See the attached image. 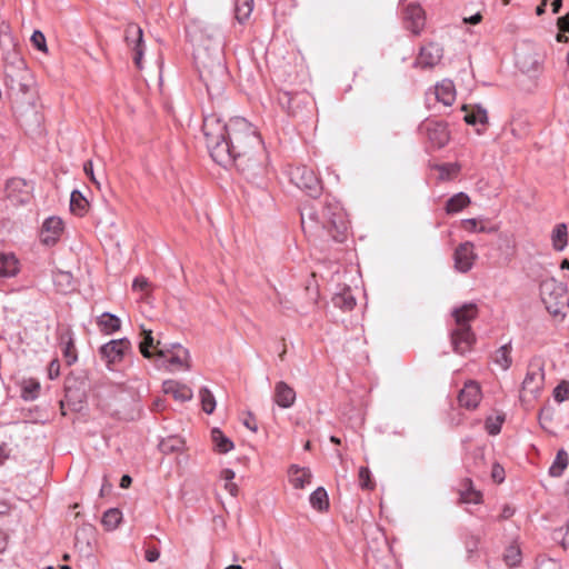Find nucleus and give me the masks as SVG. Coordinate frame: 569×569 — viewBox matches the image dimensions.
Here are the masks:
<instances>
[{
	"label": "nucleus",
	"instance_id": "obj_1",
	"mask_svg": "<svg viewBox=\"0 0 569 569\" xmlns=\"http://www.w3.org/2000/svg\"><path fill=\"white\" fill-rule=\"evenodd\" d=\"M202 131L213 161L223 167L236 164L250 180L264 173L266 156L261 138L244 118L236 117L226 123L210 114L203 120Z\"/></svg>",
	"mask_w": 569,
	"mask_h": 569
},
{
	"label": "nucleus",
	"instance_id": "obj_2",
	"mask_svg": "<svg viewBox=\"0 0 569 569\" xmlns=\"http://www.w3.org/2000/svg\"><path fill=\"white\" fill-rule=\"evenodd\" d=\"M301 226L305 232L323 236L326 232L335 241H343L348 221L343 209L338 203H326L320 209L306 204L301 210Z\"/></svg>",
	"mask_w": 569,
	"mask_h": 569
},
{
	"label": "nucleus",
	"instance_id": "obj_3",
	"mask_svg": "<svg viewBox=\"0 0 569 569\" xmlns=\"http://www.w3.org/2000/svg\"><path fill=\"white\" fill-rule=\"evenodd\" d=\"M200 79L204 83L210 96H220L228 78L227 68L221 54H210L207 50H198L196 53Z\"/></svg>",
	"mask_w": 569,
	"mask_h": 569
},
{
	"label": "nucleus",
	"instance_id": "obj_4",
	"mask_svg": "<svg viewBox=\"0 0 569 569\" xmlns=\"http://www.w3.org/2000/svg\"><path fill=\"white\" fill-rule=\"evenodd\" d=\"M540 296L546 309L553 316L562 313L569 306L567 287L553 278L541 282Z\"/></svg>",
	"mask_w": 569,
	"mask_h": 569
},
{
	"label": "nucleus",
	"instance_id": "obj_5",
	"mask_svg": "<svg viewBox=\"0 0 569 569\" xmlns=\"http://www.w3.org/2000/svg\"><path fill=\"white\" fill-rule=\"evenodd\" d=\"M157 358L161 361L160 366L171 372L188 371L191 368L190 352L179 343L163 345L158 349Z\"/></svg>",
	"mask_w": 569,
	"mask_h": 569
},
{
	"label": "nucleus",
	"instance_id": "obj_6",
	"mask_svg": "<svg viewBox=\"0 0 569 569\" xmlns=\"http://www.w3.org/2000/svg\"><path fill=\"white\" fill-rule=\"evenodd\" d=\"M545 386V363L542 359L535 358L529 362L526 377L522 381L520 399L537 398Z\"/></svg>",
	"mask_w": 569,
	"mask_h": 569
},
{
	"label": "nucleus",
	"instance_id": "obj_7",
	"mask_svg": "<svg viewBox=\"0 0 569 569\" xmlns=\"http://www.w3.org/2000/svg\"><path fill=\"white\" fill-rule=\"evenodd\" d=\"M132 352V345L128 338L113 339L99 348V355L108 369L120 363L124 357Z\"/></svg>",
	"mask_w": 569,
	"mask_h": 569
},
{
	"label": "nucleus",
	"instance_id": "obj_8",
	"mask_svg": "<svg viewBox=\"0 0 569 569\" xmlns=\"http://www.w3.org/2000/svg\"><path fill=\"white\" fill-rule=\"evenodd\" d=\"M291 181L310 197H318L322 187L315 171L306 166H298L290 171Z\"/></svg>",
	"mask_w": 569,
	"mask_h": 569
},
{
	"label": "nucleus",
	"instance_id": "obj_9",
	"mask_svg": "<svg viewBox=\"0 0 569 569\" xmlns=\"http://www.w3.org/2000/svg\"><path fill=\"white\" fill-rule=\"evenodd\" d=\"M64 232V222L58 216H50L43 220L38 238L42 246L51 248L56 246Z\"/></svg>",
	"mask_w": 569,
	"mask_h": 569
},
{
	"label": "nucleus",
	"instance_id": "obj_10",
	"mask_svg": "<svg viewBox=\"0 0 569 569\" xmlns=\"http://www.w3.org/2000/svg\"><path fill=\"white\" fill-rule=\"evenodd\" d=\"M420 131L427 137L433 148H443L450 139L447 124L437 120H426L420 126Z\"/></svg>",
	"mask_w": 569,
	"mask_h": 569
},
{
	"label": "nucleus",
	"instance_id": "obj_11",
	"mask_svg": "<svg viewBox=\"0 0 569 569\" xmlns=\"http://www.w3.org/2000/svg\"><path fill=\"white\" fill-rule=\"evenodd\" d=\"M32 184L21 178H13L7 182V198L13 204H23L32 198Z\"/></svg>",
	"mask_w": 569,
	"mask_h": 569
},
{
	"label": "nucleus",
	"instance_id": "obj_12",
	"mask_svg": "<svg viewBox=\"0 0 569 569\" xmlns=\"http://www.w3.org/2000/svg\"><path fill=\"white\" fill-rule=\"evenodd\" d=\"M124 40L127 46L133 51V61L137 68H142L143 57V32L136 23H129L124 30Z\"/></svg>",
	"mask_w": 569,
	"mask_h": 569
},
{
	"label": "nucleus",
	"instance_id": "obj_13",
	"mask_svg": "<svg viewBox=\"0 0 569 569\" xmlns=\"http://www.w3.org/2000/svg\"><path fill=\"white\" fill-rule=\"evenodd\" d=\"M478 258L475 246L470 241L460 243L453 253L455 269L461 273L470 271Z\"/></svg>",
	"mask_w": 569,
	"mask_h": 569
},
{
	"label": "nucleus",
	"instance_id": "obj_14",
	"mask_svg": "<svg viewBox=\"0 0 569 569\" xmlns=\"http://www.w3.org/2000/svg\"><path fill=\"white\" fill-rule=\"evenodd\" d=\"M481 399V387L479 382L475 380L467 381L458 395L459 406L467 410L477 409Z\"/></svg>",
	"mask_w": 569,
	"mask_h": 569
},
{
	"label": "nucleus",
	"instance_id": "obj_15",
	"mask_svg": "<svg viewBox=\"0 0 569 569\" xmlns=\"http://www.w3.org/2000/svg\"><path fill=\"white\" fill-rule=\"evenodd\" d=\"M476 342L471 327H457L451 333V343L455 352L465 355L469 352Z\"/></svg>",
	"mask_w": 569,
	"mask_h": 569
},
{
	"label": "nucleus",
	"instance_id": "obj_16",
	"mask_svg": "<svg viewBox=\"0 0 569 569\" xmlns=\"http://www.w3.org/2000/svg\"><path fill=\"white\" fill-rule=\"evenodd\" d=\"M406 28L415 34H419L425 27V11L418 3H409L403 13Z\"/></svg>",
	"mask_w": 569,
	"mask_h": 569
},
{
	"label": "nucleus",
	"instance_id": "obj_17",
	"mask_svg": "<svg viewBox=\"0 0 569 569\" xmlns=\"http://www.w3.org/2000/svg\"><path fill=\"white\" fill-rule=\"evenodd\" d=\"M442 58V48L435 42L428 43L420 49L416 64L422 68H431L439 63Z\"/></svg>",
	"mask_w": 569,
	"mask_h": 569
},
{
	"label": "nucleus",
	"instance_id": "obj_18",
	"mask_svg": "<svg viewBox=\"0 0 569 569\" xmlns=\"http://www.w3.org/2000/svg\"><path fill=\"white\" fill-rule=\"evenodd\" d=\"M478 306L473 302L463 303L452 310V317L457 327H470V322L478 317Z\"/></svg>",
	"mask_w": 569,
	"mask_h": 569
},
{
	"label": "nucleus",
	"instance_id": "obj_19",
	"mask_svg": "<svg viewBox=\"0 0 569 569\" xmlns=\"http://www.w3.org/2000/svg\"><path fill=\"white\" fill-rule=\"evenodd\" d=\"M273 400L280 408L288 409L296 401V391L287 382L279 381L274 386Z\"/></svg>",
	"mask_w": 569,
	"mask_h": 569
},
{
	"label": "nucleus",
	"instance_id": "obj_20",
	"mask_svg": "<svg viewBox=\"0 0 569 569\" xmlns=\"http://www.w3.org/2000/svg\"><path fill=\"white\" fill-rule=\"evenodd\" d=\"M76 547L81 552H90L94 540V527L90 523H83L74 533Z\"/></svg>",
	"mask_w": 569,
	"mask_h": 569
},
{
	"label": "nucleus",
	"instance_id": "obj_21",
	"mask_svg": "<svg viewBox=\"0 0 569 569\" xmlns=\"http://www.w3.org/2000/svg\"><path fill=\"white\" fill-rule=\"evenodd\" d=\"M289 481L296 489H303L306 486L310 485L312 479V473L309 468L299 467L297 465H292L289 470Z\"/></svg>",
	"mask_w": 569,
	"mask_h": 569
},
{
	"label": "nucleus",
	"instance_id": "obj_22",
	"mask_svg": "<svg viewBox=\"0 0 569 569\" xmlns=\"http://www.w3.org/2000/svg\"><path fill=\"white\" fill-rule=\"evenodd\" d=\"M162 390L166 395H171L180 402L188 401L192 398V390L184 385L174 380H167L162 385Z\"/></svg>",
	"mask_w": 569,
	"mask_h": 569
},
{
	"label": "nucleus",
	"instance_id": "obj_23",
	"mask_svg": "<svg viewBox=\"0 0 569 569\" xmlns=\"http://www.w3.org/2000/svg\"><path fill=\"white\" fill-rule=\"evenodd\" d=\"M59 340L62 349V355L67 365H73L78 360V355L71 331L66 330L61 332Z\"/></svg>",
	"mask_w": 569,
	"mask_h": 569
},
{
	"label": "nucleus",
	"instance_id": "obj_24",
	"mask_svg": "<svg viewBox=\"0 0 569 569\" xmlns=\"http://www.w3.org/2000/svg\"><path fill=\"white\" fill-rule=\"evenodd\" d=\"M142 336L143 339L139 345L141 355L147 359H151L153 356L157 357L158 349L162 348L160 340H154L152 331L144 328H142Z\"/></svg>",
	"mask_w": 569,
	"mask_h": 569
},
{
	"label": "nucleus",
	"instance_id": "obj_25",
	"mask_svg": "<svg viewBox=\"0 0 569 569\" xmlns=\"http://www.w3.org/2000/svg\"><path fill=\"white\" fill-rule=\"evenodd\" d=\"M435 94L439 102L451 106L456 100L455 84L451 80H442L435 87Z\"/></svg>",
	"mask_w": 569,
	"mask_h": 569
},
{
	"label": "nucleus",
	"instance_id": "obj_26",
	"mask_svg": "<svg viewBox=\"0 0 569 569\" xmlns=\"http://www.w3.org/2000/svg\"><path fill=\"white\" fill-rule=\"evenodd\" d=\"M19 272V261L12 252H0V278H11Z\"/></svg>",
	"mask_w": 569,
	"mask_h": 569
},
{
	"label": "nucleus",
	"instance_id": "obj_27",
	"mask_svg": "<svg viewBox=\"0 0 569 569\" xmlns=\"http://www.w3.org/2000/svg\"><path fill=\"white\" fill-rule=\"evenodd\" d=\"M97 325L104 335H112L120 330L121 321L117 316L104 312L97 319Z\"/></svg>",
	"mask_w": 569,
	"mask_h": 569
},
{
	"label": "nucleus",
	"instance_id": "obj_28",
	"mask_svg": "<svg viewBox=\"0 0 569 569\" xmlns=\"http://www.w3.org/2000/svg\"><path fill=\"white\" fill-rule=\"evenodd\" d=\"M462 110L466 112L463 119L468 124H486L488 122L487 110L480 106L467 107L463 106Z\"/></svg>",
	"mask_w": 569,
	"mask_h": 569
},
{
	"label": "nucleus",
	"instance_id": "obj_29",
	"mask_svg": "<svg viewBox=\"0 0 569 569\" xmlns=\"http://www.w3.org/2000/svg\"><path fill=\"white\" fill-rule=\"evenodd\" d=\"M470 203L471 200L467 193L458 192L447 200L445 210L448 214H455L462 211Z\"/></svg>",
	"mask_w": 569,
	"mask_h": 569
},
{
	"label": "nucleus",
	"instance_id": "obj_30",
	"mask_svg": "<svg viewBox=\"0 0 569 569\" xmlns=\"http://www.w3.org/2000/svg\"><path fill=\"white\" fill-rule=\"evenodd\" d=\"M511 351L512 347L510 342L501 346L493 355V362L502 370H508L512 365Z\"/></svg>",
	"mask_w": 569,
	"mask_h": 569
},
{
	"label": "nucleus",
	"instance_id": "obj_31",
	"mask_svg": "<svg viewBox=\"0 0 569 569\" xmlns=\"http://www.w3.org/2000/svg\"><path fill=\"white\" fill-rule=\"evenodd\" d=\"M569 463V457L565 449H560L549 468V475L551 477H561Z\"/></svg>",
	"mask_w": 569,
	"mask_h": 569
},
{
	"label": "nucleus",
	"instance_id": "obj_32",
	"mask_svg": "<svg viewBox=\"0 0 569 569\" xmlns=\"http://www.w3.org/2000/svg\"><path fill=\"white\" fill-rule=\"evenodd\" d=\"M461 226L468 232L493 233L497 231L496 227H489L483 223V219L477 218L463 219Z\"/></svg>",
	"mask_w": 569,
	"mask_h": 569
},
{
	"label": "nucleus",
	"instance_id": "obj_33",
	"mask_svg": "<svg viewBox=\"0 0 569 569\" xmlns=\"http://www.w3.org/2000/svg\"><path fill=\"white\" fill-rule=\"evenodd\" d=\"M310 505L318 511H325L329 508V498L323 487L317 488L309 498Z\"/></svg>",
	"mask_w": 569,
	"mask_h": 569
},
{
	"label": "nucleus",
	"instance_id": "obj_34",
	"mask_svg": "<svg viewBox=\"0 0 569 569\" xmlns=\"http://www.w3.org/2000/svg\"><path fill=\"white\" fill-rule=\"evenodd\" d=\"M212 441L214 443L216 450L220 453H227L233 449V442L223 435L221 430L218 428L212 429L211 431Z\"/></svg>",
	"mask_w": 569,
	"mask_h": 569
},
{
	"label": "nucleus",
	"instance_id": "obj_35",
	"mask_svg": "<svg viewBox=\"0 0 569 569\" xmlns=\"http://www.w3.org/2000/svg\"><path fill=\"white\" fill-rule=\"evenodd\" d=\"M122 513L119 509L111 508L107 510L101 519L102 526L106 528V530H114L119 523L121 522Z\"/></svg>",
	"mask_w": 569,
	"mask_h": 569
},
{
	"label": "nucleus",
	"instance_id": "obj_36",
	"mask_svg": "<svg viewBox=\"0 0 569 569\" xmlns=\"http://www.w3.org/2000/svg\"><path fill=\"white\" fill-rule=\"evenodd\" d=\"M88 207L87 199L78 190L71 192L70 196V210L78 214L83 216Z\"/></svg>",
	"mask_w": 569,
	"mask_h": 569
},
{
	"label": "nucleus",
	"instance_id": "obj_37",
	"mask_svg": "<svg viewBox=\"0 0 569 569\" xmlns=\"http://www.w3.org/2000/svg\"><path fill=\"white\" fill-rule=\"evenodd\" d=\"M552 244L557 251H562L567 246V226L557 224L552 231Z\"/></svg>",
	"mask_w": 569,
	"mask_h": 569
},
{
	"label": "nucleus",
	"instance_id": "obj_38",
	"mask_svg": "<svg viewBox=\"0 0 569 569\" xmlns=\"http://www.w3.org/2000/svg\"><path fill=\"white\" fill-rule=\"evenodd\" d=\"M252 12V0H238L236 3V18L239 22H244Z\"/></svg>",
	"mask_w": 569,
	"mask_h": 569
},
{
	"label": "nucleus",
	"instance_id": "obj_39",
	"mask_svg": "<svg viewBox=\"0 0 569 569\" xmlns=\"http://www.w3.org/2000/svg\"><path fill=\"white\" fill-rule=\"evenodd\" d=\"M199 396L201 399L203 411L208 415L212 413L216 408V400L211 391L208 388L203 387L200 389Z\"/></svg>",
	"mask_w": 569,
	"mask_h": 569
},
{
	"label": "nucleus",
	"instance_id": "obj_40",
	"mask_svg": "<svg viewBox=\"0 0 569 569\" xmlns=\"http://www.w3.org/2000/svg\"><path fill=\"white\" fill-rule=\"evenodd\" d=\"M333 303L345 310H351L356 306V299L350 291H345L335 296Z\"/></svg>",
	"mask_w": 569,
	"mask_h": 569
},
{
	"label": "nucleus",
	"instance_id": "obj_41",
	"mask_svg": "<svg viewBox=\"0 0 569 569\" xmlns=\"http://www.w3.org/2000/svg\"><path fill=\"white\" fill-rule=\"evenodd\" d=\"M503 560L508 567H515L520 563L521 551L517 546H509L503 553Z\"/></svg>",
	"mask_w": 569,
	"mask_h": 569
},
{
	"label": "nucleus",
	"instance_id": "obj_42",
	"mask_svg": "<svg viewBox=\"0 0 569 569\" xmlns=\"http://www.w3.org/2000/svg\"><path fill=\"white\" fill-rule=\"evenodd\" d=\"M221 479L224 480V489L231 495V496H237L238 493V486L232 481L234 479V471L231 470V469H223L221 471Z\"/></svg>",
	"mask_w": 569,
	"mask_h": 569
},
{
	"label": "nucleus",
	"instance_id": "obj_43",
	"mask_svg": "<svg viewBox=\"0 0 569 569\" xmlns=\"http://www.w3.org/2000/svg\"><path fill=\"white\" fill-rule=\"evenodd\" d=\"M20 397L24 401L33 400L36 398V381H23L20 389Z\"/></svg>",
	"mask_w": 569,
	"mask_h": 569
},
{
	"label": "nucleus",
	"instance_id": "obj_44",
	"mask_svg": "<svg viewBox=\"0 0 569 569\" xmlns=\"http://www.w3.org/2000/svg\"><path fill=\"white\" fill-rule=\"evenodd\" d=\"M359 485L362 489L372 490L375 482L371 480V472L367 467H360L359 469Z\"/></svg>",
	"mask_w": 569,
	"mask_h": 569
},
{
	"label": "nucleus",
	"instance_id": "obj_45",
	"mask_svg": "<svg viewBox=\"0 0 569 569\" xmlns=\"http://www.w3.org/2000/svg\"><path fill=\"white\" fill-rule=\"evenodd\" d=\"M465 546L468 553V558L471 559L479 549L480 538L473 535L469 536L465 541Z\"/></svg>",
	"mask_w": 569,
	"mask_h": 569
},
{
	"label": "nucleus",
	"instance_id": "obj_46",
	"mask_svg": "<svg viewBox=\"0 0 569 569\" xmlns=\"http://www.w3.org/2000/svg\"><path fill=\"white\" fill-rule=\"evenodd\" d=\"M553 412L550 408H543L539 413V423L540 426L547 430L550 431V426L552 422Z\"/></svg>",
	"mask_w": 569,
	"mask_h": 569
},
{
	"label": "nucleus",
	"instance_id": "obj_47",
	"mask_svg": "<svg viewBox=\"0 0 569 569\" xmlns=\"http://www.w3.org/2000/svg\"><path fill=\"white\" fill-rule=\"evenodd\" d=\"M503 422V418L497 417V418H488L486 420V429L489 435H498L501 430V425Z\"/></svg>",
	"mask_w": 569,
	"mask_h": 569
},
{
	"label": "nucleus",
	"instance_id": "obj_48",
	"mask_svg": "<svg viewBox=\"0 0 569 569\" xmlns=\"http://www.w3.org/2000/svg\"><path fill=\"white\" fill-rule=\"evenodd\" d=\"M556 401L562 402L569 399V382H561L553 391Z\"/></svg>",
	"mask_w": 569,
	"mask_h": 569
},
{
	"label": "nucleus",
	"instance_id": "obj_49",
	"mask_svg": "<svg viewBox=\"0 0 569 569\" xmlns=\"http://www.w3.org/2000/svg\"><path fill=\"white\" fill-rule=\"evenodd\" d=\"M60 373V365L57 359L51 360L48 368V376L50 379H54Z\"/></svg>",
	"mask_w": 569,
	"mask_h": 569
},
{
	"label": "nucleus",
	"instance_id": "obj_50",
	"mask_svg": "<svg viewBox=\"0 0 569 569\" xmlns=\"http://www.w3.org/2000/svg\"><path fill=\"white\" fill-rule=\"evenodd\" d=\"M491 476L496 482H502L505 479V470L500 465L492 467Z\"/></svg>",
	"mask_w": 569,
	"mask_h": 569
},
{
	"label": "nucleus",
	"instance_id": "obj_51",
	"mask_svg": "<svg viewBox=\"0 0 569 569\" xmlns=\"http://www.w3.org/2000/svg\"><path fill=\"white\" fill-rule=\"evenodd\" d=\"M149 287V282L144 277H137L133 280L132 288L137 291H143Z\"/></svg>",
	"mask_w": 569,
	"mask_h": 569
},
{
	"label": "nucleus",
	"instance_id": "obj_52",
	"mask_svg": "<svg viewBox=\"0 0 569 569\" xmlns=\"http://www.w3.org/2000/svg\"><path fill=\"white\" fill-rule=\"evenodd\" d=\"M146 560L149 562H154L160 557V551L157 548H149L146 550Z\"/></svg>",
	"mask_w": 569,
	"mask_h": 569
},
{
	"label": "nucleus",
	"instance_id": "obj_53",
	"mask_svg": "<svg viewBox=\"0 0 569 569\" xmlns=\"http://www.w3.org/2000/svg\"><path fill=\"white\" fill-rule=\"evenodd\" d=\"M441 178L448 177L451 172L456 173L458 171V167L453 164H443L439 167Z\"/></svg>",
	"mask_w": 569,
	"mask_h": 569
},
{
	"label": "nucleus",
	"instance_id": "obj_54",
	"mask_svg": "<svg viewBox=\"0 0 569 569\" xmlns=\"http://www.w3.org/2000/svg\"><path fill=\"white\" fill-rule=\"evenodd\" d=\"M559 30L562 32H569V13L558 19Z\"/></svg>",
	"mask_w": 569,
	"mask_h": 569
},
{
	"label": "nucleus",
	"instance_id": "obj_55",
	"mask_svg": "<svg viewBox=\"0 0 569 569\" xmlns=\"http://www.w3.org/2000/svg\"><path fill=\"white\" fill-rule=\"evenodd\" d=\"M9 543V536L0 529V553H3L7 550Z\"/></svg>",
	"mask_w": 569,
	"mask_h": 569
},
{
	"label": "nucleus",
	"instance_id": "obj_56",
	"mask_svg": "<svg viewBox=\"0 0 569 569\" xmlns=\"http://www.w3.org/2000/svg\"><path fill=\"white\" fill-rule=\"evenodd\" d=\"M37 46H38V50L43 51V52L48 51L46 38H44L43 33L39 30H38V44Z\"/></svg>",
	"mask_w": 569,
	"mask_h": 569
},
{
	"label": "nucleus",
	"instance_id": "obj_57",
	"mask_svg": "<svg viewBox=\"0 0 569 569\" xmlns=\"http://www.w3.org/2000/svg\"><path fill=\"white\" fill-rule=\"evenodd\" d=\"M537 569H557V563L553 560L541 561Z\"/></svg>",
	"mask_w": 569,
	"mask_h": 569
},
{
	"label": "nucleus",
	"instance_id": "obj_58",
	"mask_svg": "<svg viewBox=\"0 0 569 569\" xmlns=\"http://www.w3.org/2000/svg\"><path fill=\"white\" fill-rule=\"evenodd\" d=\"M482 16L478 12L469 18H463L465 23L477 24L481 21Z\"/></svg>",
	"mask_w": 569,
	"mask_h": 569
},
{
	"label": "nucleus",
	"instance_id": "obj_59",
	"mask_svg": "<svg viewBox=\"0 0 569 569\" xmlns=\"http://www.w3.org/2000/svg\"><path fill=\"white\" fill-rule=\"evenodd\" d=\"M9 449L6 445L0 446V466L4 462V460L9 457Z\"/></svg>",
	"mask_w": 569,
	"mask_h": 569
},
{
	"label": "nucleus",
	"instance_id": "obj_60",
	"mask_svg": "<svg viewBox=\"0 0 569 569\" xmlns=\"http://www.w3.org/2000/svg\"><path fill=\"white\" fill-rule=\"evenodd\" d=\"M481 498L480 492L478 491H471L468 497H465V500L468 502H478Z\"/></svg>",
	"mask_w": 569,
	"mask_h": 569
},
{
	"label": "nucleus",
	"instance_id": "obj_61",
	"mask_svg": "<svg viewBox=\"0 0 569 569\" xmlns=\"http://www.w3.org/2000/svg\"><path fill=\"white\" fill-rule=\"evenodd\" d=\"M83 171H84V173H86L89 178H91L92 176H94V173H93V166H92V161H87V162H84V164H83Z\"/></svg>",
	"mask_w": 569,
	"mask_h": 569
},
{
	"label": "nucleus",
	"instance_id": "obj_62",
	"mask_svg": "<svg viewBox=\"0 0 569 569\" xmlns=\"http://www.w3.org/2000/svg\"><path fill=\"white\" fill-rule=\"evenodd\" d=\"M562 547L567 550H569V522H568V526H567V531L562 538Z\"/></svg>",
	"mask_w": 569,
	"mask_h": 569
},
{
	"label": "nucleus",
	"instance_id": "obj_63",
	"mask_svg": "<svg viewBox=\"0 0 569 569\" xmlns=\"http://www.w3.org/2000/svg\"><path fill=\"white\" fill-rule=\"evenodd\" d=\"M131 483V477L128 476V475H124L122 476L121 480H120V486L122 488H128Z\"/></svg>",
	"mask_w": 569,
	"mask_h": 569
},
{
	"label": "nucleus",
	"instance_id": "obj_64",
	"mask_svg": "<svg viewBox=\"0 0 569 569\" xmlns=\"http://www.w3.org/2000/svg\"><path fill=\"white\" fill-rule=\"evenodd\" d=\"M561 6H562V0H555L552 2V11H553V13H557L560 10Z\"/></svg>",
	"mask_w": 569,
	"mask_h": 569
}]
</instances>
